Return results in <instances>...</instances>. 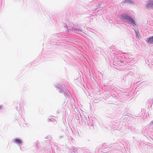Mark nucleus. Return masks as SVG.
<instances>
[{
    "label": "nucleus",
    "instance_id": "4be33fe9",
    "mask_svg": "<svg viewBox=\"0 0 153 153\" xmlns=\"http://www.w3.org/2000/svg\"><path fill=\"white\" fill-rule=\"evenodd\" d=\"M149 128H151L153 127V121L152 120L151 122Z\"/></svg>",
    "mask_w": 153,
    "mask_h": 153
},
{
    "label": "nucleus",
    "instance_id": "ddd939ff",
    "mask_svg": "<svg viewBox=\"0 0 153 153\" xmlns=\"http://www.w3.org/2000/svg\"><path fill=\"white\" fill-rule=\"evenodd\" d=\"M64 27L67 29V30H66V31L67 30L68 32H72L73 30L72 28V27H70L69 26H68L67 24L65 23L64 24Z\"/></svg>",
    "mask_w": 153,
    "mask_h": 153
},
{
    "label": "nucleus",
    "instance_id": "1a4fd4ad",
    "mask_svg": "<svg viewBox=\"0 0 153 153\" xmlns=\"http://www.w3.org/2000/svg\"><path fill=\"white\" fill-rule=\"evenodd\" d=\"M13 143H16L18 146L22 145H23L22 141L19 138L17 137L14 138L13 140Z\"/></svg>",
    "mask_w": 153,
    "mask_h": 153
},
{
    "label": "nucleus",
    "instance_id": "393cba45",
    "mask_svg": "<svg viewBox=\"0 0 153 153\" xmlns=\"http://www.w3.org/2000/svg\"><path fill=\"white\" fill-rule=\"evenodd\" d=\"M114 100H114L115 102H117L118 99L117 98V97H115L114 98Z\"/></svg>",
    "mask_w": 153,
    "mask_h": 153
},
{
    "label": "nucleus",
    "instance_id": "7c9ffc66",
    "mask_svg": "<svg viewBox=\"0 0 153 153\" xmlns=\"http://www.w3.org/2000/svg\"><path fill=\"white\" fill-rule=\"evenodd\" d=\"M20 149L21 150V148L20 147Z\"/></svg>",
    "mask_w": 153,
    "mask_h": 153
},
{
    "label": "nucleus",
    "instance_id": "f03ea898",
    "mask_svg": "<svg viewBox=\"0 0 153 153\" xmlns=\"http://www.w3.org/2000/svg\"><path fill=\"white\" fill-rule=\"evenodd\" d=\"M125 57V56H117L115 57L113 60L114 65H120V63L125 64L128 62V60Z\"/></svg>",
    "mask_w": 153,
    "mask_h": 153
},
{
    "label": "nucleus",
    "instance_id": "aec40b11",
    "mask_svg": "<svg viewBox=\"0 0 153 153\" xmlns=\"http://www.w3.org/2000/svg\"><path fill=\"white\" fill-rule=\"evenodd\" d=\"M133 2L131 0H124V4H131L133 3Z\"/></svg>",
    "mask_w": 153,
    "mask_h": 153
},
{
    "label": "nucleus",
    "instance_id": "bb28decb",
    "mask_svg": "<svg viewBox=\"0 0 153 153\" xmlns=\"http://www.w3.org/2000/svg\"><path fill=\"white\" fill-rule=\"evenodd\" d=\"M73 108H76L75 106V105L72 106Z\"/></svg>",
    "mask_w": 153,
    "mask_h": 153
},
{
    "label": "nucleus",
    "instance_id": "cd10ccee",
    "mask_svg": "<svg viewBox=\"0 0 153 153\" xmlns=\"http://www.w3.org/2000/svg\"><path fill=\"white\" fill-rule=\"evenodd\" d=\"M2 109V105H0V110H1Z\"/></svg>",
    "mask_w": 153,
    "mask_h": 153
},
{
    "label": "nucleus",
    "instance_id": "f8f14e48",
    "mask_svg": "<svg viewBox=\"0 0 153 153\" xmlns=\"http://www.w3.org/2000/svg\"><path fill=\"white\" fill-rule=\"evenodd\" d=\"M64 95L65 97L69 99L70 98V95H71L70 92L67 89L65 91L63 92Z\"/></svg>",
    "mask_w": 153,
    "mask_h": 153
},
{
    "label": "nucleus",
    "instance_id": "dca6fc26",
    "mask_svg": "<svg viewBox=\"0 0 153 153\" xmlns=\"http://www.w3.org/2000/svg\"><path fill=\"white\" fill-rule=\"evenodd\" d=\"M150 133L149 132V131L148 132V133L147 132H146V134L147 135H145V133L144 132H143V133L144 134V136H146V137L147 138H148V137H149L151 138L150 135H152V136H153V134H152V133L151 132V131H150Z\"/></svg>",
    "mask_w": 153,
    "mask_h": 153
},
{
    "label": "nucleus",
    "instance_id": "7ed1b4c3",
    "mask_svg": "<svg viewBox=\"0 0 153 153\" xmlns=\"http://www.w3.org/2000/svg\"><path fill=\"white\" fill-rule=\"evenodd\" d=\"M123 122L115 120L112 123V127L114 130H123L125 128V124Z\"/></svg>",
    "mask_w": 153,
    "mask_h": 153
},
{
    "label": "nucleus",
    "instance_id": "9b49d317",
    "mask_svg": "<svg viewBox=\"0 0 153 153\" xmlns=\"http://www.w3.org/2000/svg\"><path fill=\"white\" fill-rule=\"evenodd\" d=\"M146 42L149 44H153V36H152L146 38Z\"/></svg>",
    "mask_w": 153,
    "mask_h": 153
},
{
    "label": "nucleus",
    "instance_id": "c85d7f7f",
    "mask_svg": "<svg viewBox=\"0 0 153 153\" xmlns=\"http://www.w3.org/2000/svg\"><path fill=\"white\" fill-rule=\"evenodd\" d=\"M57 112H58V113H59V111H57Z\"/></svg>",
    "mask_w": 153,
    "mask_h": 153
},
{
    "label": "nucleus",
    "instance_id": "b1692460",
    "mask_svg": "<svg viewBox=\"0 0 153 153\" xmlns=\"http://www.w3.org/2000/svg\"><path fill=\"white\" fill-rule=\"evenodd\" d=\"M51 138V137L49 135L46 136L45 137V139H49Z\"/></svg>",
    "mask_w": 153,
    "mask_h": 153
},
{
    "label": "nucleus",
    "instance_id": "9d476101",
    "mask_svg": "<svg viewBox=\"0 0 153 153\" xmlns=\"http://www.w3.org/2000/svg\"><path fill=\"white\" fill-rule=\"evenodd\" d=\"M107 3L105 1H100L98 3V4L97 5V8L104 7L107 6Z\"/></svg>",
    "mask_w": 153,
    "mask_h": 153
},
{
    "label": "nucleus",
    "instance_id": "a878e982",
    "mask_svg": "<svg viewBox=\"0 0 153 153\" xmlns=\"http://www.w3.org/2000/svg\"><path fill=\"white\" fill-rule=\"evenodd\" d=\"M94 102H98L97 100V99H95L94 100Z\"/></svg>",
    "mask_w": 153,
    "mask_h": 153
},
{
    "label": "nucleus",
    "instance_id": "2eb2a0df",
    "mask_svg": "<svg viewBox=\"0 0 153 153\" xmlns=\"http://www.w3.org/2000/svg\"><path fill=\"white\" fill-rule=\"evenodd\" d=\"M75 118L77 120H80V118L81 120L82 118L81 114L79 113H76L75 114Z\"/></svg>",
    "mask_w": 153,
    "mask_h": 153
},
{
    "label": "nucleus",
    "instance_id": "f3484780",
    "mask_svg": "<svg viewBox=\"0 0 153 153\" xmlns=\"http://www.w3.org/2000/svg\"><path fill=\"white\" fill-rule=\"evenodd\" d=\"M18 106H17L16 108V109L18 111H19L22 108V106L20 102L18 103Z\"/></svg>",
    "mask_w": 153,
    "mask_h": 153
},
{
    "label": "nucleus",
    "instance_id": "4468645a",
    "mask_svg": "<svg viewBox=\"0 0 153 153\" xmlns=\"http://www.w3.org/2000/svg\"><path fill=\"white\" fill-rule=\"evenodd\" d=\"M69 149L70 150L69 153H78L77 149L76 148L75 149L74 147H72L70 149Z\"/></svg>",
    "mask_w": 153,
    "mask_h": 153
},
{
    "label": "nucleus",
    "instance_id": "a211bd4d",
    "mask_svg": "<svg viewBox=\"0 0 153 153\" xmlns=\"http://www.w3.org/2000/svg\"><path fill=\"white\" fill-rule=\"evenodd\" d=\"M48 120L49 122H55V123H54V124H55L56 123V122L55 121V120L54 118L51 117V118H48Z\"/></svg>",
    "mask_w": 153,
    "mask_h": 153
},
{
    "label": "nucleus",
    "instance_id": "0eeeda50",
    "mask_svg": "<svg viewBox=\"0 0 153 153\" xmlns=\"http://www.w3.org/2000/svg\"><path fill=\"white\" fill-rule=\"evenodd\" d=\"M81 25H73V26L72 27V28L73 30L72 32H74L75 33H77L76 31H78L79 32H82L83 29L81 27Z\"/></svg>",
    "mask_w": 153,
    "mask_h": 153
},
{
    "label": "nucleus",
    "instance_id": "39448f33",
    "mask_svg": "<svg viewBox=\"0 0 153 153\" xmlns=\"http://www.w3.org/2000/svg\"><path fill=\"white\" fill-rule=\"evenodd\" d=\"M55 87L59 90V92L60 93H63L67 89L65 85L63 84H56Z\"/></svg>",
    "mask_w": 153,
    "mask_h": 153
},
{
    "label": "nucleus",
    "instance_id": "6ab92c4d",
    "mask_svg": "<svg viewBox=\"0 0 153 153\" xmlns=\"http://www.w3.org/2000/svg\"><path fill=\"white\" fill-rule=\"evenodd\" d=\"M133 29L134 30V33L135 34L136 38L138 37V35H139V32L138 30L137 31L136 30L133 28Z\"/></svg>",
    "mask_w": 153,
    "mask_h": 153
},
{
    "label": "nucleus",
    "instance_id": "5701e85b",
    "mask_svg": "<svg viewBox=\"0 0 153 153\" xmlns=\"http://www.w3.org/2000/svg\"><path fill=\"white\" fill-rule=\"evenodd\" d=\"M65 134L64 133L63 134H62L60 136H59V138L60 139H61L62 138H63L65 136Z\"/></svg>",
    "mask_w": 153,
    "mask_h": 153
},
{
    "label": "nucleus",
    "instance_id": "6e6552de",
    "mask_svg": "<svg viewBox=\"0 0 153 153\" xmlns=\"http://www.w3.org/2000/svg\"><path fill=\"white\" fill-rule=\"evenodd\" d=\"M40 143L39 142L38 140H37L35 143V146L36 147V149L37 151H39V152L43 151V152L44 153V149H45L43 147H41V146H40Z\"/></svg>",
    "mask_w": 153,
    "mask_h": 153
},
{
    "label": "nucleus",
    "instance_id": "20e7f679",
    "mask_svg": "<svg viewBox=\"0 0 153 153\" xmlns=\"http://www.w3.org/2000/svg\"><path fill=\"white\" fill-rule=\"evenodd\" d=\"M81 122L79 121V123L83 125L89 126L91 124V122L90 120L89 116L88 115H86L84 116L83 118H81Z\"/></svg>",
    "mask_w": 153,
    "mask_h": 153
},
{
    "label": "nucleus",
    "instance_id": "412c9836",
    "mask_svg": "<svg viewBox=\"0 0 153 153\" xmlns=\"http://www.w3.org/2000/svg\"><path fill=\"white\" fill-rule=\"evenodd\" d=\"M127 76H132L134 75V73L131 71H128L127 72Z\"/></svg>",
    "mask_w": 153,
    "mask_h": 153
},
{
    "label": "nucleus",
    "instance_id": "f257e3e1",
    "mask_svg": "<svg viewBox=\"0 0 153 153\" xmlns=\"http://www.w3.org/2000/svg\"><path fill=\"white\" fill-rule=\"evenodd\" d=\"M119 18L122 21L126 22L135 28V26H137V22L134 19V18L130 16L129 14L126 13H122L118 15Z\"/></svg>",
    "mask_w": 153,
    "mask_h": 153
},
{
    "label": "nucleus",
    "instance_id": "423d86ee",
    "mask_svg": "<svg viewBox=\"0 0 153 153\" xmlns=\"http://www.w3.org/2000/svg\"><path fill=\"white\" fill-rule=\"evenodd\" d=\"M145 7L147 10H153V0H148Z\"/></svg>",
    "mask_w": 153,
    "mask_h": 153
},
{
    "label": "nucleus",
    "instance_id": "c756f323",
    "mask_svg": "<svg viewBox=\"0 0 153 153\" xmlns=\"http://www.w3.org/2000/svg\"><path fill=\"white\" fill-rule=\"evenodd\" d=\"M68 60H70V59H68Z\"/></svg>",
    "mask_w": 153,
    "mask_h": 153
}]
</instances>
